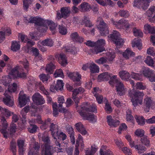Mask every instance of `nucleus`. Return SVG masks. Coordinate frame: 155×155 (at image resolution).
<instances>
[{
  "label": "nucleus",
  "instance_id": "obj_1",
  "mask_svg": "<svg viewBox=\"0 0 155 155\" xmlns=\"http://www.w3.org/2000/svg\"><path fill=\"white\" fill-rule=\"evenodd\" d=\"M37 108L34 105H32L31 111V115L36 117V119H31L29 121V123L30 125V127L28 128V131L31 133H35L38 127L35 125H32V123H38L39 124H42L40 128L42 130L45 129L48 127V125L50 124L51 120L50 119H48L47 120H46L44 122H43L41 119V116L39 115L36 110Z\"/></svg>",
  "mask_w": 155,
  "mask_h": 155
},
{
  "label": "nucleus",
  "instance_id": "obj_2",
  "mask_svg": "<svg viewBox=\"0 0 155 155\" xmlns=\"http://www.w3.org/2000/svg\"><path fill=\"white\" fill-rule=\"evenodd\" d=\"M96 108V106L95 105H92L90 107L88 103L86 102L82 105L80 109H78V111L84 119L94 122L95 121V117L94 114L87 112H94Z\"/></svg>",
  "mask_w": 155,
  "mask_h": 155
},
{
  "label": "nucleus",
  "instance_id": "obj_3",
  "mask_svg": "<svg viewBox=\"0 0 155 155\" xmlns=\"http://www.w3.org/2000/svg\"><path fill=\"white\" fill-rule=\"evenodd\" d=\"M96 108V106L95 105H92L90 107L88 103L86 102L82 105L80 109H78V111L84 119L94 122L95 121V117L94 114L87 112H94Z\"/></svg>",
  "mask_w": 155,
  "mask_h": 155
},
{
  "label": "nucleus",
  "instance_id": "obj_4",
  "mask_svg": "<svg viewBox=\"0 0 155 155\" xmlns=\"http://www.w3.org/2000/svg\"><path fill=\"white\" fill-rule=\"evenodd\" d=\"M26 76V74L22 71L19 69L18 67H16L12 69L9 72V74L2 78L0 83L5 87L10 84L12 79L17 78H24Z\"/></svg>",
  "mask_w": 155,
  "mask_h": 155
},
{
  "label": "nucleus",
  "instance_id": "obj_5",
  "mask_svg": "<svg viewBox=\"0 0 155 155\" xmlns=\"http://www.w3.org/2000/svg\"><path fill=\"white\" fill-rule=\"evenodd\" d=\"M0 121L2 122V125L0 126V132L5 137L7 138L10 135L15 133L17 130L16 125L14 124H11L10 125L9 130V133L7 130L8 126L7 121L3 116H0Z\"/></svg>",
  "mask_w": 155,
  "mask_h": 155
},
{
  "label": "nucleus",
  "instance_id": "obj_6",
  "mask_svg": "<svg viewBox=\"0 0 155 155\" xmlns=\"http://www.w3.org/2000/svg\"><path fill=\"white\" fill-rule=\"evenodd\" d=\"M39 137H41L42 141L44 142L45 145L42 146L41 147L42 150L41 152L42 155H52L51 153V147L49 144L50 141L47 133H45L42 135L39 134Z\"/></svg>",
  "mask_w": 155,
  "mask_h": 155
},
{
  "label": "nucleus",
  "instance_id": "obj_7",
  "mask_svg": "<svg viewBox=\"0 0 155 155\" xmlns=\"http://www.w3.org/2000/svg\"><path fill=\"white\" fill-rule=\"evenodd\" d=\"M109 36L108 37L112 39L116 46L117 48H115V52L116 53L120 52V51L117 48H120L123 46L124 43V39L120 37L119 32L116 31L114 30L112 34Z\"/></svg>",
  "mask_w": 155,
  "mask_h": 155
},
{
  "label": "nucleus",
  "instance_id": "obj_8",
  "mask_svg": "<svg viewBox=\"0 0 155 155\" xmlns=\"http://www.w3.org/2000/svg\"><path fill=\"white\" fill-rule=\"evenodd\" d=\"M50 131H51V135L55 141L59 142V140H64L66 138V135L63 132L59 131L58 126L53 124H51L50 127Z\"/></svg>",
  "mask_w": 155,
  "mask_h": 155
},
{
  "label": "nucleus",
  "instance_id": "obj_9",
  "mask_svg": "<svg viewBox=\"0 0 155 155\" xmlns=\"http://www.w3.org/2000/svg\"><path fill=\"white\" fill-rule=\"evenodd\" d=\"M117 77L116 75L112 76L109 83L110 84L113 85L114 83H115L117 94L120 96H122L125 94L124 87L123 83L120 80L117 79Z\"/></svg>",
  "mask_w": 155,
  "mask_h": 155
},
{
  "label": "nucleus",
  "instance_id": "obj_10",
  "mask_svg": "<svg viewBox=\"0 0 155 155\" xmlns=\"http://www.w3.org/2000/svg\"><path fill=\"white\" fill-rule=\"evenodd\" d=\"M18 39L21 42L26 43V45L23 48V49L26 52H28L31 47L35 44V42L30 40L28 37L25 34L19 33L18 35Z\"/></svg>",
  "mask_w": 155,
  "mask_h": 155
},
{
  "label": "nucleus",
  "instance_id": "obj_11",
  "mask_svg": "<svg viewBox=\"0 0 155 155\" xmlns=\"http://www.w3.org/2000/svg\"><path fill=\"white\" fill-rule=\"evenodd\" d=\"M97 22H98L97 28L99 30L100 35L101 36H106L109 32L107 25L101 17H99L97 18Z\"/></svg>",
  "mask_w": 155,
  "mask_h": 155
},
{
  "label": "nucleus",
  "instance_id": "obj_12",
  "mask_svg": "<svg viewBox=\"0 0 155 155\" xmlns=\"http://www.w3.org/2000/svg\"><path fill=\"white\" fill-rule=\"evenodd\" d=\"M45 21L38 16L33 17L30 15L25 17L24 19V21L26 23H34L36 25L40 26V28L41 29L43 28V26Z\"/></svg>",
  "mask_w": 155,
  "mask_h": 155
},
{
  "label": "nucleus",
  "instance_id": "obj_13",
  "mask_svg": "<svg viewBox=\"0 0 155 155\" xmlns=\"http://www.w3.org/2000/svg\"><path fill=\"white\" fill-rule=\"evenodd\" d=\"M58 25L57 24L54 23L51 20H45L44 21L42 30H41V32L46 31L48 29V26L49 27V28L52 33H54L56 31V28Z\"/></svg>",
  "mask_w": 155,
  "mask_h": 155
},
{
  "label": "nucleus",
  "instance_id": "obj_14",
  "mask_svg": "<svg viewBox=\"0 0 155 155\" xmlns=\"http://www.w3.org/2000/svg\"><path fill=\"white\" fill-rule=\"evenodd\" d=\"M152 0H134V6L144 10L147 9Z\"/></svg>",
  "mask_w": 155,
  "mask_h": 155
},
{
  "label": "nucleus",
  "instance_id": "obj_15",
  "mask_svg": "<svg viewBox=\"0 0 155 155\" xmlns=\"http://www.w3.org/2000/svg\"><path fill=\"white\" fill-rule=\"evenodd\" d=\"M91 9H92L94 12H96L97 8L96 7L92 6L91 8L90 5L86 2H84L82 3L79 6V10L82 12L89 11Z\"/></svg>",
  "mask_w": 155,
  "mask_h": 155
},
{
  "label": "nucleus",
  "instance_id": "obj_16",
  "mask_svg": "<svg viewBox=\"0 0 155 155\" xmlns=\"http://www.w3.org/2000/svg\"><path fill=\"white\" fill-rule=\"evenodd\" d=\"M144 111L146 112H149L150 108H154L155 107V103L152 101L150 98L147 97L144 100Z\"/></svg>",
  "mask_w": 155,
  "mask_h": 155
},
{
  "label": "nucleus",
  "instance_id": "obj_17",
  "mask_svg": "<svg viewBox=\"0 0 155 155\" xmlns=\"http://www.w3.org/2000/svg\"><path fill=\"white\" fill-rule=\"evenodd\" d=\"M19 104L20 107L25 105L29 101L28 97L26 96L23 91H21L19 94Z\"/></svg>",
  "mask_w": 155,
  "mask_h": 155
},
{
  "label": "nucleus",
  "instance_id": "obj_18",
  "mask_svg": "<svg viewBox=\"0 0 155 155\" xmlns=\"http://www.w3.org/2000/svg\"><path fill=\"white\" fill-rule=\"evenodd\" d=\"M32 99L34 103L37 105L42 104L45 102L43 97L38 93H35L34 94Z\"/></svg>",
  "mask_w": 155,
  "mask_h": 155
},
{
  "label": "nucleus",
  "instance_id": "obj_19",
  "mask_svg": "<svg viewBox=\"0 0 155 155\" xmlns=\"http://www.w3.org/2000/svg\"><path fill=\"white\" fill-rule=\"evenodd\" d=\"M67 75L68 77L74 81L79 82L81 79V75L78 71L68 72L67 73Z\"/></svg>",
  "mask_w": 155,
  "mask_h": 155
},
{
  "label": "nucleus",
  "instance_id": "obj_20",
  "mask_svg": "<svg viewBox=\"0 0 155 155\" xmlns=\"http://www.w3.org/2000/svg\"><path fill=\"white\" fill-rule=\"evenodd\" d=\"M85 44L87 46L91 48L90 50L91 53L93 54H97V42H96L88 40L86 42Z\"/></svg>",
  "mask_w": 155,
  "mask_h": 155
},
{
  "label": "nucleus",
  "instance_id": "obj_21",
  "mask_svg": "<svg viewBox=\"0 0 155 155\" xmlns=\"http://www.w3.org/2000/svg\"><path fill=\"white\" fill-rule=\"evenodd\" d=\"M7 86V89L5 91L4 94V95L15 92L16 91L18 87L17 85L15 83L12 84H9Z\"/></svg>",
  "mask_w": 155,
  "mask_h": 155
},
{
  "label": "nucleus",
  "instance_id": "obj_22",
  "mask_svg": "<svg viewBox=\"0 0 155 155\" xmlns=\"http://www.w3.org/2000/svg\"><path fill=\"white\" fill-rule=\"evenodd\" d=\"M40 146L38 143H35L34 145L30 144L29 151L28 155H36L38 153V151Z\"/></svg>",
  "mask_w": 155,
  "mask_h": 155
},
{
  "label": "nucleus",
  "instance_id": "obj_23",
  "mask_svg": "<svg viewBox=\"0 0 155 155\" xmlns=\"http://www.w3.org/2000/svg\"><path fill=\"white\" fill-rule=\"evenodd\" d=\"M29 110V106H26L22 109L21 111V114L24 120H22V123L23 125L20 127L21 129H23L25 128V123H26V120H25L26 118V114L28 111Z\"/></svg>",
  "mask_w": 155,
  "mask_h": 155
},
{
  "label": "nucleus",
  "instance_id": "obj_24",
  "mask_svg": "<svg viewBox=\"0 0 155 155\" xmlns=\"http://www.w3.org/2000/svg\"><path fill=\"white\" fill-rule=\"evenodd\" d=\"M8 94L6 95H4L5 98H3V101L4 103L8 106H12L14 104V99L12 96L9 95Z\"/></svg>",
  "mask_w": 155,
  "mask_h": 155
},
{
  "label": "nucleus",
  "instance_id": "obj_25",
  "mask_svg": "<svg viewBox=\"0 0 155 155\" xmlns=\"http://www.w3.org/2000/svg\"><path fill=\"white\" fill-rule=\"evenodd\" d=\"M107 119L109 125L111 127H117L120 123V121L118 120L113 119L110 116H107Z\"/></svg>",
  "mask_w": 155,
  "mask_h": 155
},
{
  "label": "nucleus",
  "instance_id": "obj_26",
  "mask_svg": "<svg viewBox=\"0 0 155 155\" xmlns=\"http://www.w3.org/2000/svg\"><path fill=\"white\" fill-rule=\"evenodd\" d=\"M112 76L110 74L107 72L103 73L99 75L97 77V81L101 82L102 81H107L109 78Z\"/></svg>",
  "mask_w": 155,
  "mask_h": 155
},
{
  "label": "nucleus",
  "instance_id": "obj_27",
  "mask_svg": "<svg viewBox=\"0 0 155 155\" xmlns=\"http://www.w3.org/2000/svg\"><path fill=\"white\" fill-rule=\"evenodd\" d=\"M77 130L83 135L87 134V132L81 122H78L75 124Z\"/></svg>",
  "mask_w": 155,
  "mask_h": 155
},
{
  "label": "nucleus",
  "instance_id": "obj_28",
  "mask_svg": "<svg viewBox=\"0 0 155 155\" xmlns=\"http://www.w3.org/2000/svg\"><path fill=\"white\" fill-rule=\"evenodd\" d=\"M59 63L62 66H65L68 63L65 55L61 53L57 55Z\"/></svg>",
  "mask_w": 155,
  "mask_h": 155
},
{
  "label": "nucleus",
  "instance_id": "obj_29",
  "mask_svg": "<svg viewBox=\"0 0 155 155\" xmlns=\"http://www.w3.org/2000/svg\"><path fill=\"white\" fill-rule=\"evenodd\" d=\"M105 41L103 39L97 40V53L105 50L104 46L105 45Z\"/></svg>",
  "mask_w": 155,
  "mask_h": 155
},
{
  "label": "nucleus",
  "instance_id": "obj_30",
  "mask_svg": "<svg viewBox=\"0 0 155 155\" xmlns=\"http://www.w3.org/2000/svg\"><path fill=\"white\" fill-rule=\"evenodd\" d=\"M129 94L131 95V96H134L135 98L138 99H142V97L144 95L143 92L137 90L134 91L133 90L130 91Z\"/></svg>",
  "mask_w": 155,
  "mask_h": 155
},
{
  "label": "nucleus",
  "instance_id": "obj_31",
  "mask_svg": "<svg viewBox=\"0 0 155 155\" xmlns=\"http://www.w3.org/2000/svg\"><path fill=\"white\" fill-rule=\"evenodd\" d=\"M119 75L121 79L125 81H127L130 77L129 73L124 71L119 72Z\"/></svg>",
  "mask_w": 155,
  "mask_h": 155
},
{
  "label": "nucleus",
  "instance_id": "obj_32",
  "mask_svg": "<svg viewBox=\"0 0 155 155\" xmlns=\"http://www.w3.org/2000/svg\"><path fill=\"white\" fill-rule=\"evenodd\" d=\"M61 13L62 16V18H66L69 15L70 13V9L67 7H64L61 8Z\"/></svg>",
  "mask_w": 155,
  "mask_h": 155
},
{
  "label": "nucleus",
  "instance_id": "obj_33",
  "mask_svg": "<svg viewBox=\"0 0 155 155\" xmlns=\"http://www.w3.org/2000/svg\"><path fill=\"white\" fill-rule=\"evenodd\" d=\"M20 48V42L16 41H13L12 42L11 50L13 51H16Z\"/></svg>",
  "mask_w": 155,
  "mask_h": 155
},
{
  "label": "nucleus",
  "instance_id": "obj_34",
  "mask_svg": "<svg viewBox=\"0 0 155 155\" xmlns=\"http://www.w3.org/2000/svg\"><path fill=\"white\" fill-rule=\"evenodd\" d=\"M144 29L146 31L152 34H155V27L151 26L148 24H145L144 26Z\"/></svg>",
  "mask_w": 155,
  "mask_h": 155
},
{
  "label": "nucleus",
  "instance_id": "obj_35",
  "mask_svg": "<svg viewBox=\"0 0 155 155\" xmlns=\"http://www.w3.org/2000/svg\"><path fill=\"white\" fill-rule=\"evenodd\" d=\"M41 43L43 46L51 47L53 45L54 42L52 39L48 38L43 41Z\"/></svg>",
  "mask_w": 155,
  "mask_h": 155
},
{
  "label": "nucleus",
  "instance_id": "obj_36",
  "mask_svg": "<svg viewBox=\"0 0 155 155\" xmlns=\"http://www.w3.org/2000/svg\"><path fill=\"white\" fill-rule=\"evenodd\" d=\"M58 112L63 113L64 114L69 113L68 110L64 108L61 107L60 109H59L58 111V110L57 109L53 110V115L55 117H56L58 114Z\"/></svg>",
  "mask_w": 155,
  "mask_h": 155
},
{
  "label": "nucleus",
  "instance_id": "obj_37",
  "mask_svg": "<svg viewBox=\"0 0 155 155\" xmlns=\"http://www.w3.org/2000/svg\"><path fill=\"white\" fill-rule=\"evenodd\" d=\"M123 55L124 58L126 59H128L130 57L134 56V53L129 49H127L123 52Z\"/></svg>",
  "mask_w": 155,
  "mask_h": 155
},
{
  "label": "nucleus",
  "instance_id": "obj_38",
  "mask_svg": "<svg viewBox=\"0 0 155 155\" xmlns=\"http://www.w3.org/2000/svg\"><path fill=\"white\" fill-rule=\"evenodd\" d=\"M104 102L105 104V109L107 112L110 113L112 111L111 107L110 104L108 103V100L106 98H104Z\"/></svg>",
  "mask_w": 155,
  "mask_h": 155
},
{
  "label": "nucleus",
  "instance_id": "obj_39",
  "mask_svg": "<svg viewBox=\"0 0 155 155\" xmlns=\"http://www.w3.org/2000/svg\"><path fill=\"white\" fill-rule=\"evenodd\" d=\"M153 71L150 70L149 68H145L143 71V73L144 76L149 78L153 72Z\"/></svg>",
  "mask_w": 155,
  "mask_h": 155
},
{
  "label": "nucleus",
  "instance_id": "obj_40",
  "mask_svg": "<svg viewBox=\"0 0 155 155\" xmlns=\"http://www.w3.org/2000/svg\"><path fill=\"white\" fill-rule=\"evenodd\" d=\"M142 143L143 144L147 147L150 146V141L146 136H144L142 137L140 139Z\"/></svg>",
  "mask_w": 155,
  "mask_h": 155
},
{
  "label": "nucleus",
  "instance_id": "obj_41",
  "mask_svg": "<svg viewBox=\"0 0 155 155\" xmlns=\"http://www.w3.org/2000/svg\"><path fill=\"white\" fill-rule=\"evenodd\" d=\"M33 1V0H23V8L24 10L27 11L29 5Z\"/></svg>",
  "mask_w": 155,
  "mask_h": 155
},
{
  "label": "nucleus",
  "instance_id": "obj_42",
  "mask_svg": "<svg viewBox=\"0 0 155 155\" xmlns=\"http://www.w3.org/2000/svg\"><path fill=\"white\" fill-rule=\"evenodd\" d=\"M89 69L91 72V74L92 75V74L96 73L97 72V68L96 65L93 62L89 63Z\"/></svg>",
  "mask_w": 155,
  "mask_h": 155
},
{
  "label": "nucleus",
  "instance_id": "obj_43",
  "mask_svg": "<svg viewBox=\"0 0 155 155\" xmlns=\"http://www.w3.org/2000/svg\"><path fill=\"white\" fill-rule=\"evenodd\" d=\"M55 66L51 63L47 64L45 68L46 72L48 73H51L53 72V70L55 69Z\"/></svg>",
  "mask_w": 155,
  "mask_h": 155
},
{
  "label": "nucleus",
  "instance_id": "obj_44",
  "mask_svg": "<svg viewBox=\"0 0 155 155\" xmlns=\"http://www.w3.org/2000/svg\"><path fill=\"white\" fill-rule=\"evenodd\" d=\"M97 150L96 146L93 145L91 146V150H87L86 151L85 155H93Z\"/></svg>",
  "mask_w": 155,
  "mask_h": 155
},
{
  "label": "nucleus",
  "instance_id": "obj_45",
  "mask_svg": "<svg viewBox=\"0 0 155 155\" xmlns=\"http://www.w3.org/2000/svg\"><path fill=\"white\" fill-rule=\"evenodd\" d=\"M135 118L139 125H143L145 124V120L143 116H138L136 115Z\"/></svg>",
  "mask_w": 155,
  "mask_h": 155
},
{
  "label": "nucleus",
  "instance_id": "obj_46",
  "mask_svg": "<svg viewBox=\"0 0 155 155\" xmlns=\"http://www.w3.org/2000/svg\"><path fill=\"white\" fill-rule=\"evenodd\" d=\"M130 75L131 78L135 80L141 81L142 75L141 74L131 72Z\"/></svg>",
  "mask_w": 155,
  "mask_h": 155
},
{
  "label": "nucleus",
  "instance_id": "obj_47",
  "mask_svg": "<svg viewBox=\"0 0 155 155\" xmlns=\"http://www.w3.org/2000/svg\"><path fill=\"white\" fill-rule=\"evenodd\" d=\"M54 76L55 78L60 77L64 78V75L62 70L61 69L56 70L54 74Z\"/></svg>",
  "mask_w": 155,
  "mask_h": 155
},
{
  "label": "nucleus",
  "instance_id": "obj_48",
  "mask_svg": "<svg viewBox=\"0 0 155 155\" xmlns=\"http://www.w3.org/2000/svg\"><path fill=\"white\" fill-rule=\"evenodd\" d=\"M131 111L129 109L127 110L126 111V119L127 121L132 122L134 117L131 114Z\"/></svg>",
  "mask_w": 155,
  "mask_h": 155
},
{
  "label": "nucleus",
  "instance_id": "obj_49",
  "mask_svg": "<svg viewBox=\"0 0 155 155\" xmlns=\"http://www.w3.org/2000/svg\"><path fill=\"white\" fill-rule=\"evenodd\" d=\"M118 14L122 17H128L129 16L128 12L124 9L120 10L118 12Z\"/></svg>",
  "mask_w": 155,
  "mask_h": 155
},
{
  "label": "nucleus",
  "instance_id": "obj_50",
  "mask_svg": "<svg viewBox=\"0 0 155 155\" xmlns=\"http://www.w3.org/2000/svg\"><path fill=\"white\" fill-rule=\"evenodd\" d=\"M133 31L134 35L135 36H138L140 37H143V33L140 30L137 29L135 28H133Z\"/></svg>",
  "mask_w": 155,
  "mask_h": 155
},
{
  "label": "nucleus",
  "instance_id": "obj_51",
  "mask_svg": "<svg viewBox=\"0 0 155 155\" xmlns=\"http://www.w3.org/2000/svg\"><path fill=\"white\" fill-rule=\"evenodd\" d=\"M56 89L58 90H61L63 87L64 83L62 80H58L56 85Z\"/></svg>",
  "mask_w": 155,
  "mask_h": 155
},
{
  "label": "nucleus",
  "instance_id": "obj_52",
  "mask_svg": "<svg viewBox=\"0 0 155 155\" xmlns=\"http://www.w3.org/2000/svg\"><path fill=\"white\" fill-rule=\"evenodd\" d=\"M155 6H152L150 7L146 12V15L148 17H152L155 13Z\"/></svg>",
  "mask_w": 155,
  "mask_h": 155
},
{
  "label": "nucleus",
  "instance_id": "obj_53",
  "mask_svg": "<svg viewBox=\"0 0 155 155\" xmlns=\"http://www.w3.org/2000/svg\"><path fill=\"white\" fill-rule=\"evenodd\" d=\"M58 29L60 33L62 35H65L67 32V28L62 25H59Z\"/></svg>",
  "mask_w": 155,
  "mask_h": 155
},
{
  "label": "nucleus",
  "instance_id": "obj_54",
  "mask_svg": "<svg viewBox=\"0 0 155 155\" xmlns=\"http://www.w3.org/2000/svg\"><path fill=\"white\" fill-rule=\"evenodd\" d=\"M144 62L149 66H153V61L150 56H147L144 60Z\"/></svg>",
  "mask_w": 155,
  "mask_h": 155
},
{
  "label": "nucleus",
  "instance_id": "obj_55",
  "mask_svg": "<svg viewBox=\"0 0 155 155\" xmlns=\"http://www.w3.org/2000/svg\"><path fill=\"white\" fill-rule=\"evenodd\" d=\"M39 77L40 79L43 82L47 81L50 78V76L49 75H46L44 74H41L39 75Z\"/></svg>",
  "mask_w": 155,
  "mask_h": 155
},
{
  "label": "nucleus",
  "instance_id": "obj_56",
  "mask_svg": "<svg viewBox=\"0 0 155 155\" xmlns=\"http://www.w3.org/2000/svg\"><path fill=\"white\" fill-rule=\"evenodd\" d=\"M84 91V89L81 87H79L74 90L73 92V97L76 96V95L79 94L83 93Z\"/></svg>",
  "mask_w": 155,
  "mask_h": 155
},
{
  "label": "nucleus",
  "instance_id": "obj_57",
  "mask_svg": "<svg viewBox=\"0 0 155 155\" xmlns=\"http://www.w3.org/2000/svg\"><path fill=\"white\" fill-rule=\"evenodd\" d=\"M131 101L132 102L133 105L134 107H136L138 104H142V99H136L134 100L133 98L131 99Z\"/></svg>",
  "mask_w": 155,
  "mask_h": 155
},
{
  "label": "nucleus",
  "instance_id": "obj_58",
  "mask_svg": "<svg viewBox=\"0 0 155 155\" xmlns=\"http://www.w3.org/2000/svg\"><path fill=\"white\" fill-rule=\"evenodd\" d=\"M2 30L5 33V35L9 36L12 34L11 30L10 28L7 27H4L2 28Z\"/></svg>",
  "mask_w": 155,
  "mask_h": 155
},
{
  "label": "nucleus",
  "instance_id": "obj_59",
  "mask_svg": "<svg viewBox=\"0 0 155 155\" xmlns=\"http://www.w3.org/2000/svg\"><path fill=\"white\" fill-rule=\"evenodd\" d=\"M136 88L137 89L140 90H144L146 88L145 85H143L141 82H137L136 84Z\"/></svg>",
  "mask_w": 155,
  "mask_h": 155
},
{
  "label": "nucleus",
  "instance_id": "obj_60",
  "mask_svg": "<svg viewBox=\"0 0 155 155\" xmlns=\"http://www.w3.org/2000/svg\"><path fill=\"white\" fill-rule=\"evenodd\" d=\"M55 143L56 145V147H54L55 151L57 152H62V149L60 146V144L59 143V142L58 140L57 141H55Z\"/></svg>",
  "mask_w": 155,
  "mask_h": 155
},
{
  "label": "nucleus",
  "instance_id": "obj_61",
  "mask_svg": "<svg viewBox=\"0 0 155 155\" xmlns=\"http://www.w3.org/2000/svg\"><path fill=\"white\" fill-rule=\"evenodd\" d=\"M65 100L63 96H60L58 97V101L59 103V107H62V104L65 102Z\"/></svg>",
  "mask_w": 155,
  "mask_h": 155
},
{
  "label": "nucleus",
  "instance_id": "obj_62",
  "mask_svg": "<svg viewBox=\"0 0 155 155\" xmlns=\"http://www.w3.org/2000/svg\"><path fill=\"white\" fill-rule=\"evenodd\" d=\"M83 141L82 137L80 134L78 135V138L76 140V143L78 146L79 145V143H81L82 146H83Z\"/></svg>",
  "mask_w": 155,
  "mask_h": 155
},
{
  "label": "nucleus",
  "instance_id": "obj_63",
  "mask_svg": "<svg viewBox=\"0 0 155 155\" xmlns=\"http://www.w3.org/2000/svg\"><path fill=\"white\" fill-rule=\"evenodd\" d=\"M115 52L110 53L109 52L107 53V59L109 61H112L114 58H115Z\"/></svg>",
  "mask_w": 155,
  "mask_h": 155
},
{
  "label": "nucleus",
  "instance_id": "obj_64",
  "mask_svg": "<svg viewBox=\"0 0 155 155\" xmlns=\"http://www.w3.org/2000/svg\"><path fill=\"white\" fill-rule=\"evenodd\" d=\"M144 132L143 130L139 129L137 130L135 132V134L138 137H143L144 136Z\"/></svg>",
  "mask_w": 155,
  "mask_h": 155
}]
</instances>
